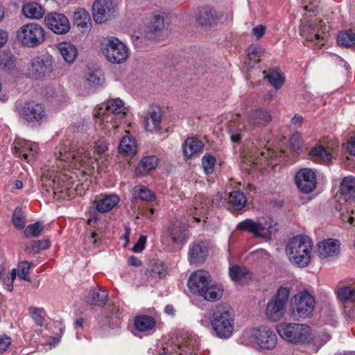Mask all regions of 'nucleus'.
<instances>
[{
	"instance_id": "nucleus-31",
	"label": "nucleus",
	"mask_w": 355,
	"mask_h": 355,
	"mask_svg": "<svg viewBox=\"0 0 355 355\" xmlns=\"http://www.w3.org/2000/svg\"><path fill=\"white\" fill-rule=\"evenodd\" d=\"M340 193L346 201L355 198V177H345L340 184Z\"/></svg>"
},
{
	"instance_id": "nucleus-42",
	"label": "nucleus",
	"mask_w": 355,
	"mask_h": 355,
	"mask_svg": "<svg viewBox=\"0 0 355 355\" xmlns=\"http://www.w3.org/2000/svg\"><path fill=\"white\" fill-rule=\"evenodd\" d=\"M166 275V268L162 262H155L148 265L146 275L148 278L157 279L164 277Z\"/></svg>"
},
{
	"instance_id": "nucleus-12",
	"label": "nucleus",
	"mask_w": 355,
	"mask_h": 355,
	"mask_svg": "<svg viewBox=\"0 0 355 355\" xmlns=\"http://www.w3.org/2000/svg\"><path fill=\"white\" fill-rule=\"evenodd\" d=\"M200 340L193 332L182 330L176 337L173 349L178 355H196L199 349Z\"/></svg>"
},
{
	"instance_id": "nucleus-20",
	"label": "nucleus",
	"mask_w": 355,
	"mask_h": 355,
	"mask_svg": "<svg viewBox=\"0 0 355 355\" xmlns=\"http://www.w3.org/2000/svg\"><path fill=\"white\" fill-rule=\"evenodd\" d=\"M48 27L56 34H64L70 30V23L64 15L51 12L46 17Z\"/></svg>"
},
{
	"instance_id": "nucleus-57",
	"label": "nucleus",
	"mask_w": 355,
	"mask_h": 355,
	"mask_svg": "<svg viewBox=\"0 0 355 355\" xmlns=\"http://www.w3.org/2000/svg\"><path fill=\"white\" fill-rule=\"evenodd\" d=\"M0 65L8 69L12 68L15 63L12 56L5 52H0Z\"/></svg>"
},
{
	"instance_id": "nucleus-10",
	"label": "nucleus",
	"mask_w": 355,
	"mask_h": 355,
	"mask_svg": "<svg viewBox=\"0 0 355 355\" xmlns=\"http://www.w3.org/2000/svg\"><path fill=\"white\" fill-rule=\"evenodd\" d=\"M315 299L307 291L295 295L291 301L290 311L293 317L306 318L311 315L315 307Z\"/></svg>"
},
{
	"instance_id": "nucleus-53",
	"label": "nucleus",
	"mask_w": 355,
	"mask_h": 355,
	"mask_svg": "<svg viewBox=\"0 0 355 355\" xmlns=\"http://www.w3.org/2000/svg\"><path fill=\"white\" fill-rule=\"evenodd\" d=\"M12 223L15 227L18 229H22L24 227L26 220L21 208L17 207L15 210L12 215Z\"/></svg>"
},
{
	"instance_id": "nucleus-64",
	"label": "nucleus",
	"mask_w": 355,
	"mask_h": 355,
	"mask_svg": "<svg viewBox=\"0 0 355 355\" xmlns=\"http://www.w3.org/2000/svg\"><path fill=\"white\" fill-rule=\"evenodd\" d=\"M252 254H254L257 258L260 259L261 261H270L269 253L263 249H259L256 251H254L252 252Z\"/></svg>"
},
{
	"instance_id": "nucleus-39",
	"label": "nucleus",
	"mask_w": 355,
	"mask_h": 355,
	"mask_svg": "<svg viewBox=\"0 0 355 355\" xmlns=\"http://www.w3.org/2000/svg\"><path fill=\"white\" fill-rule=\"evenodd\" d=\"M247 198L245 194L239 191H234L229 193L227 198L228 205L234 210L240 211L245 205Z\"/></svg>"
},
{
	"instance_id": "nucleus-44",
	"label": "nucleus",
	"mask_w": 355,
	"mask_h": 355,
	"mask_svg": "<svg viewBox=\"0 0 355 355\" xmlns=\"http://www.w3.org/2000/svg\"><path fill=\"white\" fill-rule=\"evenodd\" d=\"M73 19L74 24L78 27L87 29L89 26L91 17L89 13L86 10L79 8L75 10Z\"/></svg>"
},
{
	"instance_id": "nucleus-27",
	"label": "nucleus",
	"mask_w": 355,
	"mask_h": 355,
	"mask_svg": "<svg viewBox=\"0 0 355 355\" xmlns=\"http://www.w3.org/2000/svg\"><path fill=\"white\" fill-rule=\"evenodd\" d=\"M229 275L231 279L239 285H243L251 279V274L244 266L234 265L229 268Z\"/></svg>"
},
{
	"instance_id": "nucleus-58",
	"label": "nucleus",
	"mask_w": 355,
	"mask_h": 355,
	"mask_svg": "<svg viewBox=\"0 0 355 355\" xmlns=\"http://www.w3.org/2000/svg\"><path fill=\"white\" fill-rule=\"evenodd\" d=\"M29 312L35 323L39 326H42L44 318L42 315V311L35 307H30Z\"/></svg>"
},
{
	"instance_id": "nucleus-23",
	"label": "nucleus",
	"mask_w": 355,
	"mask_h": 355,
	"mask_svg": "<svg viewBox=\"0 0 355 355\" xmlns=\"http://www.w3.org/2000/svg\"><path fill=\"white\" fill-rule=\"evenodd\" d=\"M162 114L158 106H151L148 109L144 125L148 132L158 131L160 129Z\"/></svg>"
},
{
	"instance_id": "nucleus-33",
	"label": "nucleus",
	"mask_w": 355,
	"mask_h": 355,
	"mask_svg": "<svg viewBox=\"0 0 355 355\" xmlns=\"http://www.w3.org/2000/svg\"><path fill=\"white\" fill-rule=\"evenodd\" d=\"M158 164L157 157L151 155L144 157L136 168L137 175L144 176L150 171L155 169Z\"/></svg>"
},
{
	"instance_id": "nucleus-41",
	"label": "nucleus",
	"mask_w": 355,
	"mask_h": 355,
	"mask_svg": "<svg viewBox=\"0 0 355 355\" xmlns=\"http://www.w3.org/2000/svg\"><path fill=\"white\" fill-rule=\"evenodd\" d=\"M134 324L137 330L144 332L155 327V320L150 315H141L135 318Z\"/></svg>"
},
{
	"instance_id": "nucleus-3",
	"label": "nucleus",
	"mask_w": 355,
	"mask_h": 355,
	"mask_svg": "<svg viewBox=\"0 0 355 355\" xmlns=\"http://www.w3.org/2000/svg\"><path fill=\"white\" fill-rule=\"evenodd\" d=\"M210 324L220 338H229L234 331V312L228 305L218 304L211 311Z\"/></svg>"
},
{
	"instance_id": "nucleus-9",
	"label": "nucleus",
	"mask_w": 355,
	"mask_h": 355,
	"mask_svg": "<svg viewBox=\"0 0 355 355\" xmlns=\"http://www.w3.org/2000/svg\"><path fill=\"white\" fill-rule=\"evenodd\" d=\"M329 27L322 20L315 19L311 21H304L300 26V35L306 41L312 42L313 45L321 48L327 41Z\"/></svg>"
},
{
	"instance_id": "nucleus-51",
	"label": "nucleus",
	"mask_w": 355,
	"mask_h": 355,
	"mask_svg": "<svg viewBox=\"0 0 355 355\" xmlns=\"http://www.w3.org/2000/svg\"><path fill=\"white\" fill-rule=\"evenodd\" d=\"M43 230L42 222L38 221L28 225L24 231V235L26 238L37 237Z\"/></svg>"
},
{
	"instance_id": "nucleus-35",
	"label": "nucleus",
	"mask_w": 355,
	"mask_h": 355,
	"mask_svg": "<svg viewBox=\"0 0 355 355\" xmlns=\"http://www.w3.org/2000/svg\"><path fill=\"white\" fill-rule=\"evenodd\" d=\"M311 159L319 164L328 165L331 163L332 155L327 152L322 146H315L310 152Z\"/></svg>"
},
{
	"instance_id": "nucleus-8",
	"label": "nucleus",
	"mask_w": 355,
	"mask_h": 355,
	"mask_svg": "<svg viewBox=\"0 0 355 355\" xmlns=\"http://www.w3.org/2000/svg\"><path fill=\"white\" fill-rule=\"evenodd\" d=\"M16 112L19 119L31 127L40 126L44 118V105L35 101L18 103Z\"/></svg>"
},
{
	"instance_id": "nucleus-14",
	"label": "nucleus",
	"mask_w": 355,
	"mask_h": 355,
	"mask_svg": "<svg viewBox=\"0 0 355 355\" xmlns=\"http://www.w3.org/2000/svg\"><path fill=\"white\" fill-rule=\"evenodd\" d=\"M44 29L38 24L31 23L24 25L17 33L18 40L25 46L35 47L41 43Z\"/></svg>"
},
{
	"instance_id": "nucleus-43",
	"label": "nucleus",
	"mask_w": 355,
	"mask_h": 355,
	"mask_svg": "<svg viewBox=\"0 0 355 355\" xmlns=\"http://www.w3.org/2000/svg\"><path fill=\"white\" fill-rule=\"evenodd\" d=\"M132 196L135 199L152 202L155 199V193L148 187L142 185L135 186L132 189Z\"/></svg>"
},
{
	"instance_id": "nucleus-56",
	"label": "nucleus",
	"mask_w": 355,
	"mask_h": 355,
	"mask_svg": "<svg viewBox=\"0 0 355 355\" xmlns=\"http://www.w3.org/2000/svg\"><path fill=\"white\" fill-rule=\"evenodd\" d=\"M17 277V270L13 268L10 272L9 276L5 278H2L3 284L6 286V288L8 291L12 292L13 290V282Z\"/></svg>"
},
{
	"instance_id": "nucleus-61",
	"label": "nucleus",
	"mask_w": 355,
	"mask_h": 355,
	"mask_svg": "<svg viewBox=\"0 0 355 355\" xmlns=\"http://www.w3.org/2000/svg\"><path fill=\"white\" fill-rule=\"evenodd\" d=\"M230 138L234 143H240L243 136V130L241 128L232 130L230 131Z\"/></svg>"
},
{
	"instance_id": "nucleus-2",
	"label": "nucleus",
	"mask_w": 355,
	"mask_h": 355,
	"mask_svg": "<svg viewBox=\"0 0 355 355\" xmlns=\"http://www.w3.org/2000/svg\"><path fill=\"white\" fill-rule=\"evenodd\" d=\"M127 108L124 103L119 98L107 101L106 109L103 107H96L94 109V116L96 123L105 132H110L125 123Z\"/></svg>"
},
{
	"instance_id": "nucleus-28",
	"label": "nucleus",
	"mask_w": 355,
	"mask_h": 355,
	"mask_svg": "<svg viewBox=\"0 0 355 355\" xmlns=\"http://www.w3.org/2000/svg\"><path fill=\"white\" fill-rule=\"evenodd\" d=\"M119 202V197L114 193L103 196L96 202V209L100 213L111 211Z\"/></svg>"
},
{
	"instance_id": "nucleus-54",
	"label": "nucleus",
	"mask_w": 355,
	"mask_h": 355,
	"mask_svg": "<svg viewBox=\"0 0 355 355\" xmlns=\"http://www.w3.org/2000/svg\"><path fill=\"white\" fill-rule=\"evenodd\" d=\"M44 247L42 241H31L25 244L24 250L28 254H37Z\"/></svg>"
},
{
	"instance_id": "nucleus-13",
	"label": "nucleus",
	"mask_w": 355,
	"mask_h": 355,
	"mask_svg": "<svg viewBox=\"0 0 355 355\" xmlns=\"http://www.w3.org/2000/svg\"><path fill=\"white\" fill-rule=\"evenodd\" d=\"M236 229L252 233L254 236L266 240L270 239L272 235L277 231L274 228L271 220L270 222L266 221L265 223H263L250 218L243 220L238 223Z\"/></svg>"
},
{
	"instance_id": "nucleus-1",
	"label": "nucleus",
	"mask_w": 355,
	"mask_h": 355,
	"mask_svg": "<svg viewBox=\"0 0 355 355\" xmlns=\"http://www.w3.org/2000/svg\"><path fill=\"white\" fill-rule=\"evenodd\" d=\"M58 159L60 162L58 164L59 167L68 170H76L79 171L77 175H89L93 173L94 164L96 161V158L90 156V153L85 148L72 150L69 149L67 145L60 147ZM75 173L76 174V173Z\"/></svg>"
},
{
	"instance_id": "nucleus-34",
	"label": "nucleus",
	"mask_w": 355,
	"mask_h": 355,
	"mask_svg": "<svg viewBox=\"0 0 355 355\" xmlns=\"http://www.w3.org/2000/svg\"><path fill=\"white\" fill-rule=\"evenodd\" d=\"M107 297L108 293L105 290L92 289L86 296V301L90 304L103 306L107 302Z\"/></svg>"
},
{
	"instance_id": "nucleus-38",
	"label": "nucleus",
	"mask_w": 355,
	"mask_h": 355,
	"mask_svg": "<svg viewBox=\"0 0 355 355\" xmlns=\"http://www.w3.org/2000/svg\"><path fill=\"white\" fill-rule=\"evenodd\" d=\"M63 332V324L59 322H55L51 334L48 336V340L46 338V347L49 349L55 347L60 343Z\"/></svg>"
},
{
	"instance_id": "nucleus-4",
	"label": "nucleus",
	"mask_w": 355,
	"mask_h": 355,
	"mask_svg": "<svg viewBox=\"0 0 355 355\" xmlns=\"http://www.w3.org/2000/svg\"><path fill=\"white\" fill-rule=\"evenodd\" d=\"M313 243L308 237L298 235L293 237L286 248L289 261L300 268H304L311 261Z\"/></svg>"
},
{
	"instance_id": "nucleus-37",
	"label": "nucleus",
	"mask_w": 355,
	"mask_h": 355,
	"mask_svg": "<svg viewBox=\"0 0 355 355\" xmlns=\"http://www.w3.org/2000/svg\"><path fill=\"white\" fill-rule=\"evenodd\" d=\"M166 18L167 16L164 12L160 10L154 12L150 26V33L157 34L164 31Z\"/></svg>"
},
{
	"instance_id": "nucleus-6",
	"label": "nucleus",
	"mask_w": 355,
	"mask_h": 355,
	"mask_svg": "<svg viewBox=\"0 0 355 355\" xmlns=\"http://www.w3.org/2000/svg\"><path fill=\"white\" fill-rule=\"evenodd\" d=\"M241 340L246 345L257 346L263 349H272L277 345V338L271 329L261 327L245 330Z\"/></svg>"
},
{
	"instance_id": "nucleus-18",
	"label": "nucleus",
	"mask_w": 355,
	"mask_h": 355,
	"mask_svg": "<svg viewBox=\"0 0 355 355\" xmlns=\"http://www.w3.org/2000/svg\"><path fill=\"white\" fill-rule=\"evenodd\" d=\"M211 281L208 272L199 270L190 275L187 285L191 293L200 295Z\"/></svg>"
},
{
	"instance_id": "nucleus-7",
	"label": "nucleus",
	"mask_w": 355,
	"mask_h": 355,
	"mask_svg": "<svg viewBox=\"0 0 355 355\" xmlns=\"http://www.w3.org/2000/svg\"><path fill=\"white\" fill-rule=\"evenodd\" d=\"M277 331L284 340L293 343H318L316 336H313L311 328L302 324L281 323L277 326Z\"/></svg>"
},
{
	"instance_id": "nucleus-11",
	"label": "nucleus",
	"mask_w": 355,
	"mask_h": 355,
	"mask_svg": "<svg viewBox=\"0 0 355 355\" xmlns=\"http://www.w3.org/2000/svg\"><path fill=\"white\" fill-rule=\"evenodd\" d=\"M289 295L288 288L280 286L277 289L266 309V313L270 320L277 321L283 317Z\"/></svg>"
},
{
	"instance_id": "nucleus-55",
	"label": "nucleus",
	"mask_w": 355,
	"mask_h": 355,
	"mask_svg": "<svg viewBox=\"0 0 355 355\" xmlns=\"http://www.w3.org/2000/svg\"><path fill=\"white\" fill-rule=\"evenodd\" d=\"M31 267V263L28 261H21L19 263L18 270L19 272L17 273L18 277L25 281L30 282V278L27 276L29 269Z\"/></svg>"
},
{
	"instance_id": "nucleus-25",
	"label": "nucleus",
	"mask_w": 355,
	"mask_h": 355,
	"mask_svg": "<svg viewBox=\"0 0 355 355\" xmlns=\"http://www.w3.org/2000/svg\"><path fill=\"white\" fill-rule=\"evenodd\" d=\"M272 119L268 111L257 109L250 112L248 116V124L251 128L266 126Z\"/></svg>"
},
{
	"instance_id": "nucleus-62",
	"label": "nucleus",
	"mask_w": 355,
	"mask_h": 355,
	"mask_svg": "<svg viewBox=\"0 0 355 355\" xmlns=\"http://www.w3.org/2000/svg\"><path fill=\"white\" fill-rule=\"evenodd\" d=\"M11 344L10 337L3 336L0 337V354L5 352Z\"/></svg>"
},
{
	"instance_id": "nucleus-16",
	"label": "nucleus",
	"mask_w": 355,
	"mask_h": 355,
	"mask_svg": "<svg viewBox=\"0 0 355 355\" xmlns=\"http://www.w3.org/2000/svg\"><path fill=\"white\" fill-rule=\"evenodd\" d=\"M295 182L300 191L309 193L317 186L316 173L315 171L309 168H301L295 174Z\"/></svg>"
},
{
	"instance_id": "nucleus-29",
	"label": "nucleus",
	"mask_w": 355,
	"mask_h": 355,
	"mask_svg": "<svg viewBox=\"0 0 355 355\" xmlns=\"http://www.w3.org/2000/svg\"><path fill=\"white\" fill-rule=\"evenodd\" d=\"M204 148V144L198 139L193 137L187 138L183 146L184 155L187 158H192L198 155Z\"/></svg>"
},
{
	"instance_id": "nucleus-40",
	"label": "nucleus",
	"mask_w": 355,
	"mask_h": 355,
	"mask_svg": "<svg viewBox=\"0 0 355 355\" xmlns=\"http://www.w3.org/2000/svg\"><path fill=\"white\" fill-rule=\"evenodd\" d=\"M223 293V288L216 284H213L211 281L207 285V288L201 293L200 296L205 300L210 302H214L220 299Z\"/></svg>"
},
{
	"instance_id": "nucleus-47",
	"label": "nucleus",
	"mask_w": 355,
	"mask_h": 355,
	"mask_svg": "<svg viewBox=\"0 0 355 355\" xmlns=\"http://www.w3.org/2000/svg\"><path fill=\"white\" fill-rule=\"evenodd\" d=\"M263 74L264 78H268L269 83L275 89H279L284 83L285 78L277 70H269L268 73L266 71H263Z\"/></svg>"
},
{
	"instance_id": "nucleus-46",
	"label": "nucleus",
	"mask_w": 355,
	"mask_h": 355,
	"mask_svg": "<svg viewBox=\"0 0 355 355\" xmlns=\"http://www.w3.org/2000/svg\"><path fill=\"white\" fill-rule=\"evenodd\" d=\"M22 12L29 19H40L44 15L43 8L37 3H29L24 6Z\"/></svg>"
},
{
	"instance_id": "nucleus-17",
	"label": "nucleus",
	"mask_w": 355,
	"mask_h": 355,
	"mask_svg": "<svg viewBox=\"0 0 355 355\" xmlns=\"http://www.w3.org/2000/svg\"><path fill=\"white\" fill-rule=\"evenodd\" d=\"M115 12L112 0H96L92 5V15L97 24H102L110 19Z\"/></svg>"
},
{
	"instance_id": "nucleus-22",
	"label": "nucleus",
	"mask_w": 355,
	"mask_h": 355,
	"mask_svg": "<svg viewBox=\"0 0 355 355\" xmlns=\"http://www.w3.org/2000/svg\"><path fill=\"white\" fill-rule=\"evenodd\" d=\"M167 234L173 243L181 245L189 239V232L185 225L180 221L171 223L167 227Z\"/></svg>"
},
{
	"instance_id": "nucleus-50",
	"label": "nucleus",
	"mask_w": 355,
	"mask_h": 355,
	"mask_svg": "<svg viewBox=\"0 0 355 355\" xmlns=\"http://www.w3.org/2000/svg\"><path fill=\"white\" fill-rule=\"evenodd\" d=\"M338 298L343 302H354L355 301V289L349 287H343L337 291Z\"/></svg>"
},
{
	"instance_id": "nucleus-49",
	"label": "nucleus",
	"mask_w": 355,
	"mask_h": 355,
	"mask_svg": "<svg viewBox=\"0 0 355 355\" xmlns=\"http://www.w3.org/2000/svg\"><path fill=\"white\" fill-rule=\"evenodd\" d=\"M85 81L90 87H97L103 84L104 77L99 70L89 71L85 73Z\"/></svg>"
},
{
	"instance_id": "nucleus-15",
	"label": "nucleus",
	"mask_w": 355,
	"mask_h": 355,
	"mask_svg": "<svg viewBox=\"0 0 355 355\" xmlns=\"http://www.w3.org/2000/svg\"><path fill=\"white\" fill-rule=\"evenodd\" d=\"M232 20V12L228 11L225 14H218L212 8H202L199 11V15L197 17L198 24L202 26H211L217 24L219 21L221 23H229Z\"/></svg>"
},
{
	"instance_id": "nucleus-32",
	"label": "nucleus",
	"mask_w": 355,
	"mask_h": 355,
	"mask_svg": "<svg viewBox=\"0 0 355 355\" xmlns=\"http://www.w3.org/2000/svg\"><path fill=\"white\" fill-rule=\"evenodd\" d=\"M119 150L121 154L134 156L137 152L135 139L129 135L124 136L120 141Z\"/></svg>"
},
{
	"instance_id": "nucleus-30",
	"label": "nucleus",
	"mask_w": 355,
	"mask_h": 355,
	"mask_svg": "<svg viewBox=\"0 0 355 355\" xmlns=\"http://www.w3.org/2000/svg\"><path fill=\"white\" fill-rule=\"evenodd\" d=\"M207 255V249L202 243H193L190 245L189 261L191 263L202 262Z\"/></svg>"
},
{
	"instance_id": "nucleus-24",
	"label": "nucleus",
	"mask_w": 355,
	"mask_h": 355,
	"mask_svg": "<svg viewBox=\"0 0 355 355\" xmlns=\"http://www.w3.org/2000/svg\"><path fill=\"white\" fill-rule=\"evenodd\" d=\"M340 248V242L334 239H324L318 243V252L322 259L338 255Z\"/></svg>"
},
{
	"instance_id": "nucleus-21",
	"label": "nucleus",
	"mask_w": 355,
	"mask_h": 355,
	"mask_svg": "<svg viewBox=\"0 0 355 355\" xmlns=\"http://www.w3.org/2000/svg\"><path fill=\"white\" fill-rule=\"evenodd\" d=\"M69 175L63 173H56L52 179H49V185L52 187L54 195L60 194L59 198H65V193L71 187L72 182Z\"/></svg>"
},
{
	"instance_id": "nucleus-52",
	"label": "nucleus",
	"mask_w": 355,
	"mask_h": 355,
	"mask_svg": "<svg viewBox=\"0 0 355 355\" xmlns=\"http://www.w3.org/2000/svg\"><path fill=\"white\" fill-rule=\"evenodd\" d=\"M216 162V158L209 154H206L202 157V166L206 174H210L213 172Z\"/></svg>"
},
{
	"instance_id": "nucleus-26",
	"label": "nucleus",
	"mask_w": 355,
	"mask_h": 355,
	"mask_svg": "<svg viewBox=\"0 0 355 355\" xmlns=\"http://www.w3.org/2000/svg\"><path fill=\"white\" fill-rule=\"evenodd\" d=\"M28 76L35 80H39L44 76V57L39 55L33 58L28 65Z\"/></svg>"
},
{
	"instance_id": "nucleus-5",
	"label": "nucleus",
	"mask_w": 355,
	"mask_h": 355,
	"mask_svg": "<svg viewBox=\"0 0 355 355\" xmlns=\"http://www.w3.org/2000/svg\"><path fill=\"white\" fill-rule=\"evenodd\" d=\"M100 51L109 62L115 64L125 63L130 54L128 45L112 36L104 37L101 41Z\"/></svg>"
},
{
	"instance_id": "nucleus-36",
	"label": "nucleus",
	"mask_w": 355,
	"mask_h": 355,
	"mask_svg": "<svg viewBox=\"0 0 355 355\" xmlns=\"http://www.w3.org/2000/svg\"><path fill=\"white\" fill-rule=\"evenodd\" d=\"M59 50L62 58L67 62L72 63L78 55L76 47L70 42H63L58 44Z\"/></svg>"
},
{
	"instance_id": "nucleus-48",
	"label": "nucleus",
	"mask_w": 355,
	"mask_h": 355,
	"mask_svg": "<svg viewBox=\"0 0 355 355\" xmlns=\"http://www.w3.org/2000/svg\"><path fill=\"white\" fill-rule=\"evenodd\" d=\"M337 42L340 46H355V33L351 31H340L337 36Z\"/></svg>"
},
{
	"instance_id": "nucleus-60",
	"label": "nucleus",
	"mask_w": 355,
	"mask_h": 355,
	"mask_svg": "<svg viewBox=\"0 0 355 355\" xmlns=\"http://www.w3.org/2000/svg\"><path fill=\"white\" fill-rule=\"evenodd\" d=\"M147 237L144 235H141L138 239L137 243L132 247V251L136 253L142 252L146 243Z\"/></svg>"
},
{
	"instance_id": "nucleus-45",
	"label": "nucleus",
	"mask_w": 355,
	"mask_h": 355,
	"mask_svg": "<svg viewBox=\"0 0 355 355\" xmlns=\"http://www.w3.org/2000/svg\"><path fill=\"white\" fill-rule=\"evenodd\" d=\"M261 53L262 49L260 46H251L248 49L245 64L249 69L259 62Z\"/></svg>"
},
{
	"instance_id": "nucleus-63",
	"label": "nucleus",
	"mask_w": 355,
	"mask_h": 355,
	"mask_svg": "<svg viewBox=\"0 0 355 355\" xmlns=\"http://www.w3.org/2000/svg\"><path fill=\"white\" fill-rule=\"evenodd\" d=\"M107 149V147L106 142L103 139H100L96 143L94 147V152L98 155H101L105 152Z\"/></svg>"
},
{
	"instance_id": "nucleus-59",
	"label": "nucleus",
	"mask_w": 355,
	"mask_h": 355,
	"mask_svg": "<svg viewBox=\"0 0 355 355\" xmlns=\"http://www.w3.org/2000/svg\"><path fill=\"white\" fill-rule=\"evenodd\" d=\"M290 144L295 151L300 150L302 146L301 135L298 132L294 133L290 139Z\"/></svg>"
},
{
	"instance_id": "nucleus-19",
	"label": "nucleus",
	"mask_w": 355,
	"mask_h": 355,
	"mask_svg": "<svg viewBox=\"0 0 355 355\" xmlns=\"http://www.w3.org/2000/svg\"><path fill=\"white\" fill-rule=\"evenodd\" d=\"M12 149L16 157L30 162L31 157L37 151L38 146L24 139L16 138L12 144Z\"/></svg>"
}]
</instances>
